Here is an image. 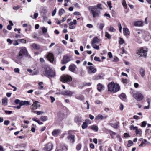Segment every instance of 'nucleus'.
Masks as SVG:
<instances>
[{
    "label": "nucleus",
    "instance_id": "f257e3e1",
    "mask_svg": "<svg viewBox=\"0 0 151 151\" xmlns=\"http://www.w3.org/2000/svg\"><path fill=\"white\" fill-rule=\"evenodd\" d=\"M88 9L94 18L99 17L101 14L100 9H102L101 4H98L96 6H89Z\"/></svg>",
    "mask_w": 151,
    "mask_h": 151
},
{
    "label": "nucleus",
    "instance_id": "f03ea898",
    "mask_svg": "<svg viewBox=\"0 0 151 151\" xmlns=\"http://www.w3.org/2000/svg\"><path fill=\"white\" fill-rule=\"evenodd\" d=\"M108 88L109 91L116 92L119 90L120 87L118 84L115 83L113 82H111L108 84Z\"/></svg>",
    "mask_w": 151,
    "mask_h": 151
},
{
    "label": "nucleus",
    "instance_id": "7ed1b4c3",
    "mask_svg": "<svg viewBox=\"0 0 151 151\" xmlns=\"http://www.w3.org/2000/svg\"><path fill=\"white\" fill-rule=\"evenodd\" d=\"M44 75L50 78V77H54L56 75L55 72V70H52L49 67L46 68L45 70L43 72Z\"/></svg>",
    "mask_w": 151,
    "mask_h": 151
},
{
    "label": "nucleus",
    "instance_id": "20e7f679",
    "mask_svg": "<svg viewBox=\"0 0 151 151\" xmlns=\"http://www.w3.org/2000/svg\"><path fill=\"white\" fill-rule=\"evenodd\" d=\"M147 52V48L145 47H141L137 51L136 53L139 57H146Z\"/></svg>",
    "mask_w": 151,
    "mask_h": 151
},
{
    "label": "nucleus",
    "instance_id": "39448f33",
    "mask_svg": "<svg viewBox=\"0 0 151 151\" xmlns=\"http://www.w3.org/2000/svg\"><path fill=\"white\" fill-rule=\"evenodd\" d=\"M100 42L99 39L97 37L93 38L91 41V45L95 49L98 50L99 47V46L96 45Z\"/></svg>",
    "mask_w": 151,
    "mask_h": 151
},
{
    "label": "nucleus",
    "instance_id": "423d86ee",
    "mask_svg": "<svg viewBox=\"0 0 151 151\" xmlns=\"http://www.w3.org/2000/svg\"><path fill=\"white\" fill-rule=\"evenodd\" d=\"M72 60V57L67 55H65L63 57V59L61 60V63L62 64H65Z\"/></svg>",
    "mask_w": 151,
    "mask_h": 151
},
{
    "label": "nucleus",
    "instance_id": "0eeeda50",
    "mask_svg": "<svg viewBox=\"0 0 151 151\" xmlns=\"http://www.w3.org/2000/svg\"><path fill=\"white\" fill-rule=\"evenodd\" d=\"M27 53V51L26 48L23 47L20 50L19 55L17 56L18 59H21L23 55H25Z\"/></svg>",
    "mask_w": 151,
    "mask_h": 151
},
{
    "label": "nucleus",
    "instance_id": "6e6552de",
    "mask_svg": "<svg viewBox=\"0 0 151 151\" xmlns=\"http://www.w3.org/2000/svg\"><path fill=\"white\" fill-rule=\"evenodd\" d=\"M72 80L71 77L68 75H63L61 77V81L63 82H70Z\"/></svg>",
    "mask_w": 151,
    "mask_h": 151
},
{
    "label": "nucleus",
    "instance_id": "1a4fd4ad",
    "mask_svg": "<svg viewBox=\"0 0 151 151\" xmlns=\"http://www.w3.org/2000/svg\"><path fill=\"white\" fill-rule=\"evenodd\" d=\"M133 96L136 100L138 101L142 100L144 98L142 94L139 93H134L133 95Z\"/></svg>",
    "mask_w": 151,
    "mask_h": 151
},
{
    "label": "nucleus",
    "instance_id": "9d476101",
    "mask_svg": "<svg viewBox=\"0 0 151 151\" xmlns=\"http://www.w3.org/2000/svg\"><path fill=\"white\" fill-rule=\"evenodd\" d=\"M52 144L51 143H49L45 145L44 149L47 151H50L52 149Z\"/></svg>",
    "mask_w": 151,
    "mask_h": 151
},
{
    "label": "nucleus",
    "instance_id": "9b49d317",
    "mask_svg": "<svg viewBox=\"0 0 151 151\" xmlns=\"http://www.w3.org/2000/svg\"><path fill=\"white\" fill-rule=\"evenodd\" d=\"M88 73H94L96 71V69L92 66H90L88 68Z\"/></svg>",
    "mask_w": 151,
    "mask_h": 151
},
{
    "label": "nucleus",
    "instance_id": "f8f14e48",
    "mask_svg": "<svg viewBox=\"0 0 151 151\" xmlns=\"http://www.w3.org/2000/svg\"><path fill=\"white\" fill-rule=\"evenodd\" d=\"M39 102L37 101H36L34 102L32 105L31 106V109H36L38 108L40 106L39 104H38Z\"/></svg>",
    "mask_w": 151,
    "mask_h": 151
},
{
    "label": "nucleus",
    "instance_id": "ddd939ff",
    "mask_svg": "<svg viewBox=\"0 0 151 151\" xmlns=\"http://www.w3.org/2000/svg\"><path fill=\"white\" fill-rule=\"evenodd\" d=\"M74 121L76 123L79 124H81L82 122L81 116H76L74 118Z\"/></svg>",
    "mask_w": 151,
    "mask_h": 151
},
{
    "label": "nucleus",
    "instance_id": "4468645a",
    "mask_svg": "<svg viewBox=\"0 0 151 151\" xmlns=\"http://www.w3.org/2000/svg\"><path fill=\"white\" fill-rule=\"evenodd\" d=\"M108 116L107 115H105L104 116H103L102 115L100 114H98L97 115L95 118V119L96 120H102L103 119H106L107 118Z\"/></svg>",
    "mask_w": 151,
    "mask_h": 151
},
{
    "label": "nucleus",
    "instance_id": "2eb2a0df",
    "mask_svg": "<svg viewBox=\"0 0 151 151\" xmlns=\"http://www.w3.org/2000/svg\"><path fill=\"white\" fill-rule=\"evenodd\" d=\"M77 67L74 64H71L69 67V70L72 72H74L76 70Z\"/></svg>",
    "mask_w": 151,
    "mask_h": 151
},
{
    "label": "nucleus",
    "instance_id": "dca6fc26",
    "mask_svg": "<svg viewBox=\"0 0 151 151\" xmlns=\"http://www.w3.org/2000/svg\"><path fill=\"white\" fill-rule=\"evenodd\" d=\"M73 93V92L69 90L65 91L62 93V94L63 95L69 96H71Z\"/></svg>",
    "mask_w": 151,
    "mask_h": 151
},
{
    "label": "nucleus",
    "instance_id": "f3484780",
    "mask_svg": "<svg viewBox=\"0 0 151 151\" xmlns=\"http://www.w3.org/2000/svg\"><path fill=\"white\" fill-rule=\"evenodd\" d=\"M47 58L51 62H53L54 60V58L53 54L52 53H49L47 56Z\"/></svg>",
    "mask_w": 151,
    "mask_h": 151
},
{
    "label": "nucleus",
    "instance_id": "a211bd4d",
    "mask_svg": "<svg viewBox=\"0 0 151 151\" xmlns=\"http://www.w3.org/2000/svg\"><path fill=\"white\" fill-rule=\"evenodd\" d=\"M60 133V129H55L53 131L52 134L53 136L56 137Z\"/></svg>",
    "mask_w": 151,
    "mask_h": 151
},
{
    "label": "nucleus",
    "instance_id": "6ab92c4d",
    "mask_svg": "<svg viewBox=\"0 0 151 151\" xmlns=\"http://www.w3.org/2000/svg\"><path fill=\"white\" fill-rule=\"evenodd\" d=\"M74 137V135L70 134L68 136L67 138L71 142L73 143L75 141Z\"/></svg>",
    "mask_w": 151,
    "mask_h": 151
},
{
    "label": "nucleus",
    "instance_id": "aec40b11",
    "mask_svg": "<svg viewBox=\"0 0 151 151\" xmlns=\"http://www.w3.org/2000/svg\"><path fill=\"white\" fill-rule=\"evenodd\" d=\"M31 47H32L33 49L35 50H38L40 48V47L39 45L35 43L32 44L31 45Z\"/></svg>",
    "mask_w": 151,
    "mask_h": 151
},
{
    "label": "nucleus",
    "instance_id": "412c9836",
    "mask_svg": "<svg viewBox=\"0 0 151 151\" xmlns=\"http://www.w3.org/2000/svg\"><path fill=\"white\" fill-rule=\"evenodd\" d=\"M139 73L142 77H144L145 75V71L143 68H141L139 70Z\"/></svg>",
    "mask_w": 151,
    "mask_h": 151
},
{
    "label": "nucleus",
    "instance_id": "4be33fe9",
    "mask_svg": "<svg viewBox=\"0 0 151 151\" xmlns=\"http://www.w3.org/2000/svg\"><path fill=\"white\" fill-rule=\"evenodd\" d=\"M123 32L124 35L126 36L129 35L130 33L129 30L126 28H123Z\"/></svg>",
    "mask_w": 151,
    "mask_h": 151
},
{
    "label": "nucleus",
    "instance_id": "5701e85b",
    "mask_svg": "<svg viewBox=\"0 0 151 151\" xmlns=\"http://www.w3.org/2000/svg\"><path fill=\"white\" fill-rule=\"evenodd\" d=\"M104 88V86L101 83H99L97 85V89L99 91H101Z\"/></svg>",
    "mask_w": 151,
    "mask_h": 151
},
{
    "label": "nucleus",
    "instance_id": "b1692460",
    "mask_svg": "<svg viewBox=\"0 0 151 151\" xmlns=\"http://www.w3.org/2000/svg\"><path fill=\"white\" fill-rule=\"evenodd\" d=\"M135 133L137 135H141L142 134V131L140 129H138L137 127H136Z\"/></svg>",
    "mask_w": 151,
    "mask_h": 151
},
{
    "label": "nucleus",
    "instance_id": "393cba45",
    "mask_svg": "<svg viewBox=\"0 0 151 151\" xmlns=\"http://www.w3.org/2000/svg\"><path fill=\"white\" fill-rule=\"evenodd\" d=\"M143 22L142 21H138L134 23V25L136 26H142Z\"/></svg>",
    "mask_w": 151,
    "mask_h": 151
},
{
    "label": "nucleus",
    "instance_id": "a878e982",
    "mask_svg": "<svg viewBox=\"0 0 151 151\" xmlns=\"http://www.w3.org/2000/svg\"><path fill=\"white\" fill-rule=\"evenodd\" d=\"M7 98L5 97L2 99V103L3 105L4 106H6L7 104Z\"/></svg>",
    "mask_w": 151,
    "mask_h": 151
},
{
    "label": "nucleus",
    "instance_id": "bb28decb",
    "mask_svg": "<svg viewBox=\"0 0 151 151\" xmlns=\"http://www.w3.org/2000/svg\"><path fill=\"white\" fill-rule=\"evenodd\" d=\"M58 150H60V151H67V147L65 146H62Z\"/></svg>",
    "mask_w": 151,
    "mask_h": 151
},
{
    "label": "nucleus",
    "instance_id": "cd10ccee",
    "mask_svg": "<svg viewBox=\"0 0 151 151\" xmlns=\"http://www.w3.org/2000/svg\"><path fill=\"white\" fill-rule=\"evenodd\" d=\"M147 142V141L146 139H145L143 140L142 141L141 143L139 145V146L140 147L145 146L146 145L145 143Z\"/></svg>",
    "mask_w": 151,
    "mask_h": 151
},
{
    "label": "nucleus",
    "instance_id": "c85d7f7f",
    "mask_svg": "<svg viewBox=\"0 0 151 151\" xmlns=\"http://www.w3.org/2000/svg\"><path fill=\"white\" fill-rule=\"evenodd\" d=\"M91 128L93 130H94L96 132H97L98 131V127L96 125H93L91 126Z\"/></svg>",
    "mask_w": 151,
    "mask_h": 151
},
{
    "label": "nucleus",
    "instance_id": "c756f323",
    "mask_svg": "<svg viewBox=\"0 0 151 151\" xmlns=\"http://www.w3.org/2000/svg\"><path fill=\"white\" fill-rule=\"evenodd\" d=\"M103 78V76L101 75H99L96 76L94 78V79L95 80H99Z\"/></svg>",
    "mask_w": 151,
    "mask_h": 151
},
{
    "label": "nucleus",
    "instance_id": "7c9ffc66",
    "mask_svg": "<svg viewBox=\"0 0 151 151\" xmlns=\"http://www.w3.org/2000/svg\"><path fill=\"white\" fill-rule=\"evenodd\" d=\"M65 13V11L63 9H61L59 10V14L60 16H61Z\"/></svg>",
    "mask_w": 151,
    "mask_h": 151
},
{
    "label": "nucleus",
    "instance_id": "2f4dec72",
    "mask_svg": "<svg viewBox=\"0 0 151 151\" xmlns=\"http://www.w3.org/2000/svg\"><path fill=\"white\" fill-rule=\"evenodd\" d=\"M105 36L106 37H107L109 39H110L111 38V35L107 32H105Z\"/></svg>",
    "mask_w": 151,
    "mask_h": 151
},
{
    "label": "nucleus",
    "instance_id": "473e14b6",
    "mask_svg": "<svg viewBox=\"0 0 151 151\" xmlns=\"http://www.w3.org/2000/svg\"><path fill=\"white\" fill-rule=\"evenodd\" d=\"M40 119L42 121L45 122L47 121L48 118L47 116H42L40 118Z\"/></svg>",
    "mask_w": 151,
    "mask_h": 151
},
{
    "label": "nucleus",
    "instance_id": "72a5a7b5",
    "mask_svg": "<svg viewBox=\"0 0 151 151\" xmlns=\"http://www.w3.org/2000/svg\"><path fill=\"white\" fill-rule=\"evenodd\" d=\"M29 104L28 101H22L21 103V105H28Z\"/></svg>",
    "mask_w": 151,
    "mask_h": 151
},
{
    "label": "nucleus",
    "instance_id": "f704fd0d",
    "mask_svg": "<svg viewBox=\"0 0 151 151\" xmlns=\"http://www.w3.org/2000/svg\"><path fill=\"white\" fill-rule=\"evenodd\" d=\"M108 30L111 32H114L116 31V29L113 27H108Z\"/></svg>",
    "mask_w": 151,
    "mask_h": 151
},
{
    "label": "nucleus",
    "instance_id": "c9c22d12",
    "mask_svg": "<svg viewBox=\"0 0 151 151\" xmlns=\"http://www.w3.org/2000/svg\"><path fill=\"white\" fill-rule=\"evenodd\" d=\"M88 127V125L86 122H84L82 125V128L84 129Z\"/></svg>",
    "mask_w": 151,
    "mask_h": 151
},
{
    "label": "nucleus",
    "instance_id": "e433bc0d",
    "mask_svg": "<svg viewBox=\"0 0 151 151\" xmlns=\"http://www.w3.org/2000/svg\"><path fill=\"white\" fill-rule=\"evenodd\" d=\"M126 96L125 94L122 93L120 96L119 97L121 99H126Z\"/></svg>",
    "mask_w": 151,
    "mask_h": 151
},
{
    "label": "nucleus",
    "instance_id": "4c0bfd02",
    "mask_svg": "<svg viewBox=\"0 0 151 151\" xmlns=\"http://www.w3.org/2000/svg\"><path fill=\"white\" fill-rule=\"evenodd\" d=\"M81 147V145L80 144H78L77 145L76 149L78 151L79 150Z\"/></svg>",
    "mask_w": 151,
    "mask_h": 151
},
{
    "label": "nucleus",
    "instance_id": "58836bf2",
    "mask_svg": "<svg viewBox=\"0 0 151 151\" xmlns=\"http://www.w3.org/2000/svg\"><path fill=\"white\" fill-rule=\"evenodd\" d=\"M43 83L42 82H40L38 83V85H39V86L38 87V88L39 89H42L43 88V86L42 85V84Z\"/></svg>",
    "mask_w": 151,
    "mask_h": 151
},
{
    "label": "nucleus",
    "instance_id": "ea45409f",
    "mask_svg": "<svg viewBox=\"0 0 151 151\" xmlns=\"http://www.w3.org/2000/svg\"><path fill=\"white\" fill-rule=\"evenodd\" d=\"M124 42V40L121 38H119V44L120 45L123 44Z\"/></svg>",
    "mask_w": 151,
    "mask_h": 151
},
{
    "label": "nucleus",
    "instance_id": "a19ab883",
    "mask_svg": "<svg viewBox=\"0 0 151 151\" xmlns=\"http://www.w3.org/2000/svg\"><path fill=\"white\" fill-rule=\"evenodd\" d=\"M77 21L76 20H74L73 21L71 22L69 24H71V25H76L77 24Z\"/></svg>",
    "mask_w": 151,
    "mask_h": 151
},
{
    "label": "nucleus",
    "instance_id": "79ce46f5",
    "mask_svg": "<svg viewBox=\"0 0 151 151\" xmlns=\"http://www.w3.org/2000/svg\"><path fill=\"white\" fill-rule=\"evenodd\" d=\"M133 144V142L131 140H129L128 141V144L127 145L128 147H129L130 146L132 145Z\"/></svg>",
    "mask_w": 151,
    "mask_h": 151
},
{
    "label": "nucleus",
    "instance_id": "37998d69",
    "mask_svg": "<svg viewBox=\"0 0 151 151\" xmlns=\"http://www.w3.org/2000/svg\"><path fill=\"white\" fill-rule=\"evenodd\" d=\"M14 102L17 104H19V105H21V101L19 100L18 99H16L15 100Z\"/></svg>",
    "mask_w": 151,
    "mask_h": 151
},
{
    "label": "nucleus",
    "instance_id": "c03bdc74",
    "mask_svg": "<svg viewBox=\"0 0 151 151\" xmlns=\"http://www.w3.org/2000/svg\"><path fill=\"white\" fill-rule=\"evenodd\" d=\"M109 125L114 128H117L118 125L117 124H114L110 123H109Z\"/></svg>",
    "mask_w": 151,
    "mask_h": 151
},
{
    "label": "nucleus",
    "instance_id": "a18cd8bd",
    "mask_svg": "<svg viewBox=\"0 0 151 151\" xmlns=\"http://www.w3.org/2000/svg\"><path fill=\"white\" fill-rule=\"evenodd\" d=\"M104 25L103 23H100L99 25V29L102 30L103 29V27H104Z\"/></svg>",
    "mask_w": 151,
    "mask_h": 151
},
{
    "label": "nucleus",
    "instance_id": "49530a36",
    "mask_svg": "<svg viewBox=\"0 0 151 151\" xmlns=\"http://www.w3.org/2000/svg\"><path fill=\"white\" fill-rule=\"evenodd\" d=\"M41 91L39 89L36 90L35 92L36 95H39L41 93Z\"/></svg>",
    "mask_w": 151,
    "mask_h": 151
},
{
    "label": "nucleus",
    "instance_id": "de8ad7c7",
    "mask_svg": "<svg viewBox=\"0 0 151 151\" xmlns=\"http://www.w3.org/2000/svg\"><path fill=\"white\" fill-rule=\"evenodd\" d=\"M58 116L61 119H63L64 117V115L63 114L59 113L58 114Z\"/></svg>",
    "mask_w": 151,
    "mask_h": 151
},
{
    "label": "nucleus",
    "instance_id": "09e8293b",
    "mask_svg": "<svg viewBox=\"0 0 151 151\" xmlns=\"http://www.w3.org/2000/svg\"><path fill=\"white\" fill-rule=\"evenodd\" d=\"M122 82L124 83H127L128 82V80L127 79H122Z\"/></svg>",
    "mask_w": 151,
    "mask_h": 151
},
{
    "label": "nucleus",
    "instance_id": "8fccbe9b",
    "mask_svg": "<svg viewBox=\"0 0 151 151\" xmlns=\"http://www.w3.org/2000/svg\"><path fill=\"white\" fill-rule=\"evenodd\" d=\"M107 4L109 7L110 8V9L112 8V6H111L112 4L110 1H108L107 2Z\"/></svg>",
    "mask_w": 151,
    "mask_h": 151
},
{
    "label": "nucleus",
    "instance_id": "3c124183",
    "mask_svg": "<svg viewBox=\"0 0 151 151\" xmlns=\"http://www.w3.org/2000/svg\"><path fill=\"white\" fill-rule=\"evenodd\" d=\"M69 29H74L76 27V26H73V25H71V24H69Z\"/></svg>",
    "mask_w": 151,
    "mask_h": 151
},
{
    "label": "nucleus",
    "instance_id": "603ef678",
    "mask_svg": "<svg viewBox=\"0 0 151 151\" xmlns=\"http://www.w3.org/2000/svg\"><path fill=\"white\" fill-rule=\"evenodd\" d=\"M94 60L95 61L100 62L101 59L99 57H98L96 56L94 58Z\"/></svg>",
    "mask_w": 151,
    "mask_h": 151
},
{
    "label": "nucleus",
    "instance_id": "864d4df0",
    "mask_svg": "<svg viewBox=\"0 0 151 151\" xmlns=\"http://www.w3.org/2000/svg\"><path fill=\"white\" fill-rule=\"evenodd\" d=\"M147 123L145 121H144L142 123L141 127H145Z\"/></svg>",
    "mask_w": 151,
    "mask_h": 151
},
{
    "label": "nucleus",
    "instance_id": "5fc2aeb1",
    "mask_svg": "<svg viewBox=\"0 0 151 151\" xmlns=\"http://www.w3.org/2000/svg\"><path fill=\"white\" fill-rule=\"evenodd\" d=\"M38 16V14L37 13H35L34 16H33V18L34 19H36V18H37V17Z\"/></svg>",
    "mask_w": 151,
    "mask_h": 151
},
{
    "label": "nucleus",
    "instance_id": "6e6d98bb",
    "mask_svg": "<svg viewBox=\"0 0 151 151\" xmlns=\"http://www.w3.org/2000/svg\"><path fill=\"white\" fill-rule=\"evenodd\" d=\"M42 31L44 33H45L47 32V29L45 27H43L42 29Z\"/></svg>",
    "mask_w": 151,
    "mask_h": 151
},
{
    "label": "nucleus",
    "instance_id": "4d7b16f0",
    "mask_svg": "<svg viewBox=\"0 0 151 151\" xmlns=\"http://www.w3.org/2000/svg\"><path fill=\"white\" fill-rule=\"evenodd\" d=\"M136 127H134L133 125H132L130 126V129L131 130L133 129L134 130H135L136 129Z\"/></svg>",
    "mask_w": 151,
    "mask_h": 151
},
{
    "label": "nucleus",
    "instance_id": "13d9d810",
    "mask_svg": "<svg viewBox=\"0 0 151 151\" xmlns=\"http://www.w3.org/2000/svg\"><path fill=\"white\" fill-rule=\"evenodd\" d=\"M56 12V8L55 9H54L53 11L52 12V16H54L55 15Z\"/></svg>",
    "mask_w": 151,
    "mask_h": 151
},
{
    "label": "nucleus",
    "instance_id": "bf43d9fd",
    "mask_svg": "<svg viewBox=\"0 0 151 151\" xmlns=\"http://www.w3.org/2000/svg\"><path fill=\"white\" fill-rule=\"evenodd\" d=\"M86 27L89 28H92L93 26L92 24H88L86 25Z\"/></svg>",
    "mask_w": 151,
    "mask_h": 151
},
{
    "label": "nucleus",
    "instance_id": "052dcab7",
    "mask_svg": "<svg viewBox=\"0 0 151 151\" xmlns=\"http://www.w3.org/2000/svg\"><path fill=\"white\" fill-rule=\"evenodd\" d=\"M77 98L80 100H83L84 99V97L82 96H79L77 97Z\"/></svg>",
    "mask_w": 151,
    "mask_h": 151
},
{
    "label": "nucleus",
    "instance_id": "680f3d73",
    "mask_svg": "<svg viewBox=\"0 0 151 151\" xmlns=\"http://www.w3.org/2000/svg\"><path fill=\"white\" fill-rule=\"evenodd\" d=\"M10 122L9 120H5L4 121V124L5 125H7L9 124Z\"/></svg>",
    "mask_w": 151,
    "mask_h": 151
},
{
    "label": "nucleus",
    "instance_id": "e2e57ef3",
    "mask_svg": "<svg viewBox=\"0 0 151 151\" xmlns=\"http://www.w3.org/2000/svg\"><path fill=\"white\" fill-rule=\"evenodd\" d=\"M14 71L16 73H19V69L18 68H15L14 69Z\"/></svg>",
    "mask_w": 151,
    "mask_h": 151
},
{
    "label": "nucleus",
    "instance_id": "0e129e2a",
    "mask_svg": "<svg viewBox=\"0 0 151 151\" xmlns=\"http://www.w3.org/2000/svg\"><path fill=\"white\" fill-rule=\"evenodd\" d=\"M73 14L75 15H81V14H80V13L79 12H77V11L75 12Z\"/></svg>",
    "mask_w": 151,
    "mask_h": 151
},
{
    "label": "nucleus",
    "instance_id": "69168bd1",
    "mask_svg": "<svg viewBox=\"0 0 151 151\" xmlns=\"http://www.w3.org/2000/svg\"><path fill=\"white\" fill-rule=\"evenodd\" d=\"M19 43L17 42V40H15L14 41V42L13 43V45H14L16 46L18 45Z\"/></svg>",
    "mask_w": 151,
    "mask_h": 151
},
{
    "label": "nucleus",
    "instance_id": "338daca9",
    "mask_svg": "<svg viewBox=\"0 0 151 151\" xmlns=\"http://www.w3.org/2000/svg\"><path fill=\"white\" fill-rule=\"evenodd\" d=\"M122 5L125 8V9H126L127 8V5H126V2H122Z\"/></svg>",
    "mask_w": 151,
    "mask_h": 151
},
{
    "label": "nucleus",
    "instance_id": "774afa93",
    "mask_svg": "<svg viewBox=\"0 0 151 151\" xmlns=\"http://www.w3.org/2000/svg\"><path fill=\"white\" fill-rule=\"evenodd\" d=\"M5 113L6 114H11L12 113V111H5Z\"/></svg>",
    "mask_w": 151,
    "mask_h": 151
}]
</instances>
